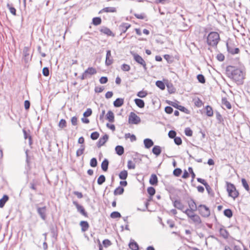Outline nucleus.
<instances>
[{"label": "nucleus", "instance_id": "nucleus-1", "mask_svg": "<svg viewBox=\"0 0 250 250\" xmlns=\"http://www.w3.org/2000/svg\"><path fill=\"white\" fill-rule=\"evenodd\" d=\"M226 74L230 79H232L237 84H242L245 78V68L244 66H240L237 68L234 66L229 65L226 68Z\"/></svg>", "mask_w": 250, "mask_h": 250}, {"label": "nucleus", "instance_id": "nucleus-2", "mask_svg": "<svg viewBox=\"0 0 250 250\" xmlns=\"http://www.w3.org/2000/svg\"><path fill=\"white\" fill-rule=\"evenodd\" d=\"M219 34L216 32H211L207 37V43L209 46L215 47L220 41Z\"/></svg>", "mask_w": 250, "mask_h": 250}, {"label": "nucleus", "instance_id": "nucleus-3", "mask_svg": "<svg viewBox=\"0 0 250 250\" xmlns=\"http://www.w3.org/2000/svg\"><path fill=\"white\" fill-rule=\"evenodd\" d=\"M227 190L229 196L235 199L239 196V192L236 190L235 186L230 183L226 182Z\"/></svg>", "mask_w": 250, "mask_h": 250}, {"label": "nucleus", "instance_id": "nucleus-4", "mask_svg": "<svg viewBox=\"0 0 250 250\" xmlns=\"http://www.w3.org/2000/svg\"><path fill=\"white\" fill-rule=\"evenodd\" d=\"M199 213L204 217H208L210 215V210L208 208L204 205H200L198 207Z\"/></svg>", "mask_w": 250, "mask_h": 250}, {"label": "nucleus", "instance_id": "nucleus-5", "mask_svg": "<svg viewBox=\"0 0 250 250\" xmlns=\"http://www.w3.org/2000/svg\"><path fill=\"white\" fill-rule=\"evenodd\" d=\"M134 60L139 64L143 66L145 70H146V65L143 58L136 53L132 54Z\"/></svg>", "mask_w": 250, "mask_h": 250}, {"label": "nucleus", "instance_id": "nucleus-6", "mask_svg": "<svg viewBox=\"0 0 250 250\" xmlns=\"http://www.w3.org/2000/svg\"><path fill=\"white\" fill-rule=\"evenodd\" d=\"M167 103L171 106L179 109L181 111H182L187 114L189 113V111L187 108L184 106L179 105L177 102L167 101Z\"/></svg>", "mask_w": 250, "mask_h": 250}, {"label": "nucleus", "instance_id": "nucleus-7", "mask_svg": "<svg viewBox=\"0 0 250 250\" xmlns=\"http://www.w3.org/2000/svg\"><path fill=\"white\" fill-rule=\"evenodd\" d=\"M128 121L132 124H138L140 123L141 119L135 113L131 112L129 116Z\"/></svg>", "mask_w": 250, "mask_h": 250}, {"label": "nucleus", "instance_id": "nucleus-8", "mask_svg": "<svg viewBox=\"0 0 250 250\" xmlns=\"http://www.w3.org/2000/svg\"><path fill=\"white\" fill-rule=\"evenodd\" d=\"M46 207L44 206L43 207H37V211L40 217L43 220H45L46 218Z\"/></svg>", "mask_w": 250, "mask_h": 250}, {"label": "nucleus", "instance_id": "nucleus-9", "mask_svg": "<svg viewBox=\"0 0 250 250\" xmlns=\"http://www.w3.org/2000/svg\"><path fill=\"white\" fill-rule=\"evenodd\" d=\"M73 204L77 208L78 212H80L84 217H88L87 213L85 211L84 208L82 205L79 204L76 201H73Z\"/></svg>", "mask_w": 250, "mask_h": 250}, {"label": "nucleus", "instance_id": "nucleus-10", "mask_svg": "<svg viewBox=\"0 0 250 250\" xmlns=\"http://www.w3.org/2000/svg\"><path fill=\"white\" fill-rule=\"evenodd\" d=\"M227 47L228 51L232 54H236L239 52V49L237 47H234L233 45L231 43H227Z\"/></svg>", "mask_w": 250, "mask_h": 250}, {"label": "nucleus", "instance_id": "nucleus-11", "mask_svg": "<svg viewBox=\"0 0 250 250\" xmlns=\"http://www.w3.org/2000/svg\"><path fill=\"white\" fill-rule=\"evenodd\" d=\"M113 62V59L111 55V51H106L105 64L106 66L110 65Z\"/></svg>", "mask_w": 250, "mask_h": 250}, {"label": "nucleus", "instance_id": "nucleus-12", "mask_svg": "<svg viewBox=\"0 0 250 250\" xmlns=\"http://www.w3.org/2000/svg\"><path fill=\"white\" fill-rule=\"evenodd\" d=\"M29 53H30V48L29 47L25 46L24 47L23 49V55L24 60L25 62H28L29 60H30L29 58Z\"/></svg>", "mask_w": 250, "mask_h": 250}, {"label": "nucleus", "instance_id": "nucleus-13", "mask_svg": "<svg viewBox=\"0 0 250 250\" xmlns=\"http://www.w3.org/2000/svg\"><path fill=\"white\" fill-rule=\"evenodd\" d=\"M108 139V135L107 134H105L102 138H100L97 144L98 147L100 148L102 146H104V144L107 141Z\"/></svg>", "mask_w": 250, "mask_h": 250}, {"label": "nucleus", "instance_id": "nucleus-14", "mask_svg": "<svg viewBox=\"0 0 250 250\" xmlns=\"http://www.w3.org/2000/svg\"><path fill=\"white\" fill-rule=\"evenodd\" d=\"M117 12L116 8L114 7H105L99 12V14H102L103 12L106 13H115Z\"/></svg>", "mask_w": 250, "mask_h": 250}, {"label": "nucleus", "instance_id": "nucleus-15", "mask_svg": "<svg viewBox=\"0 0 250 250\" xmlns=\"http://www.w3.org/2000/svg\"><path fill=\"white\" fill-rule=\"evenodd\" d=\"M173 206L175 208L183 211L184 208V205L179 200H175L173 202Z\"/></svg>", "mask_w": 250, "mask_h": 250}, {"label": "nucleus", "instance_id": "nucleus-16", "mask_svg": "<svg viewBox=\"0 0 250 250\" xmlns=\"http://www.w3.org/2000/svg\"><path fill=\"white\" fill-rule=\"evenodd\" d=\"M188 205L189 207V209L193 211H196L198 208L197 207L196 204L193 199L190 198L188 201Z\"/></svg>", "mask_w": 250, "mask_h": 250}, {"label": "nucleus", "instance_id": "nucleus-17", "mask_svg": "<svg viewBox=\"0 0 250 250\" xmlns=\"http://www.w3.org/2000/svg\"><path fill=\"white\" fill-rule=\"evenodd\" d=\"M130 25L128 23H123L119 26V29L121 31V34L125 33L126 30L130 27Z\"/></svg>", "mask_w": 250, "mask_h": 250}, {"label": "nucleus", "instance_id": "nucleus-18", "mask_svg": "<svg viewBox=\"0 0 250 250\" xmlns=\"http://www.w3.org/2000/svg\"><path fill=\"white\" fill-rule=\"evenodd\" d=\"M80 225L81 227V230L83 232L87 231L89 227V224L87 221H82L80 223Z\"/></svg>", "mask_w": 250, "mask_h": 250}, {"label": "nucleus", "instance_id": "nucleus-19", "mask_svg": "<svg viewBox=\"0 0 250 250\" xmlns=\"http://www.w3.org/2000/svg\"><path fill=\"white\" fill-rule=\"evenodd\" d=\"M149 183L150 185L152 186L157 185L158 184V178L156 174H151L150 178L149 179Z\"/></svg>", "mask_w": 250, "mask_h": 250}, {"label": "nucleus", "instance_id": "nucleus-20", "mask_svg": "<svg viewBox=\"0 0 250 250\" xmlns=\"http://www.w3.org/2000/svg\"><path fill=\"white\" fill-rule=\"evenodd\" d=\"M190 219L196 225L200 224L202 223L201 219L199 215L193 214L190 216Z\"/></svg>", "mask_w": 250, "mask_h": 250}, {"label": "nucleus", "instance_id": "nucleus-21", "mask_svg": "<svg viewBox=\"0 0 250 250\" xmlns=\"http://www.w3.org/2000/svg\"><path fill=\"white\" fill-rule=\"evenodd\" d=\"M144 143L146 148H149L154 145V143L152 140L148 138L145 139L144 140Z\"/></svg>", "mask_w": 250, "mask_h": 250}, {"label": "nucleus", "instance_id": "nucleus-22", "mask_svg": "<svg viewBox=\"0 0 250 250\" xmlns=\"http://www.w3.org/2000/svg\"><path fill=\"white\" fill-rule=\"evenodd\" d=\"M106 119L110 123H113L114 121V115L113 112L109 110L106 115Z\"/></svg>", "mask_w": 250, "mask_h": 250}, {"label": "nucleus", "instance_id": "nucleus-23", "mask_svg": "<svg viewBox=\"0 0 250 250\" xmlns=\"http://www.w3.org/2000/svg\"><path fill=\"white\" fill-rule=\"evenodd\" d=\"M124 104V99L117 98L113 102V105L116 107H119L122 106Z\"/></svg>", "mask_w": 250, "mask_h": 250}, {"label": "nucleus", "instance_id": "nucleus-24", "mask_svg": "<svg viewBox=\"0 0 250 250\" xmlns=\"http://www.w3.org/2000/svg\"><path fill=\"white\" fill-rule=\"evenodd\" d=\"M109 162L107 159H104L102 163L101 168L104 171H106L108 169Z\"/></svg>", "mask_w": 250, "mask_h": 250}, {"label": "nucleus", "instance_id": "nucleus-25", "mask_svg": "<svg viewBox=\"0 0 250 250\" xmlns=\"http://www.w3.org/2000/svg\"><path fill=\"white\" fill-rule=\"evenodd\" d=\"M161 147L159 146H155L152 149V153L157 156L161 154Z\"/></svg>", "mask_w": 250, "mask_h": 250}, {"label": "nucleus", "instance_id": "nucleus-26", "mask_svg": "<svg viewBox=\"0 0 250 250\" xmlns=\"http://www.w3.org/2000/svg\"><path fill=\"white\" fill-rule=\"evenodd\" d=\"M87 75H92L97 73L96 69L92 67H88L86 70L84 71Z\"/></svg>", "mask_w": 250, "mask_h": 250}, {"label": "nucleus", "instance_id": "nucleus-27", "mask_svg": "<svg viewBox=\"0 0 250 250\" xmlns=\"http://www.w3.org/2000/svg\"><path fill=\"white\" fill-rule=\"evenodd\" d=\"M129 247L132 250H139V245L134 240L132 241H130L129 245Z\"/></svg>", "mask_w": 250, "mask_h": 250}, {"label": "nucleus", "instance_id": "nucleus-28", "mask_svg": "<svg viewBox=\"0 0 250 250\" xmlns=\"http://www.w3.org/2000/svg\"><path fill=\"white\" fill-rule=\"evenodd\" d=\"M115 149L116 153L119 156L123 155L124 153V148L122 146H117Z\"/></svg>", "mask_w": 250, "mask_h": 250}, {"label": "nucleus", "instance_id": "nucleus-29", "mask_svg": "<svg viewBox=\"0 0 250 250\" xmlns=\"http://www.w3.org/2000/svg\"><path fill=\"white\" fill-rule=\"evenodd\" d=\"M135 104L140 108H143L145 106L144 101L140 99H135L134 100Z\"/></svg>", "mask_w": 250, "mask_h": 250}, {"label": "nucleus", "instance_id": "nucleus-30", "mask_svg": "<svg viewBox=\"0 0 250 250\" xmlns=\"http://www.w3.org/2000/svg\"><path fill=\"white\" fill-rule=\"evenodd\" d=\"M9 197L7 195H4L3 197L0 199V208H2L4 207L6 202L8 200Z\"/></svg>", "mask_w": 250, "mask_h": 250}, {"label": "nucleus", "instance_id": "nucleus-31", "mask_svg": "<svg viewBox=\"0 0 250 250\" xmlns=\"http://www.w3.org/2000/svg\"><path fill=\"white\" fill-rule=\"evenodd\" d=\"M124 188L121 186H119L114 190V194L115 195H121L124 193Z\"/></svg>", "mask_w": 250, "mask_h": 250}, {"label": "nucleus", "instance_id": "nucleus-32", "mask_svg": "<svg viewBox=\"0 0 250 250\" xmlns=\"http://www.w3.org/2000/svg\"><path fill=\"white\" fill-rule=\"evenodd\" d=\"M127 175H128L127 171L125 170H124L121 171L120 172V173L119 174V177L120 179L124 180L127 178Z\"/></svg>", "mask_w": 250, "mask_h": 250}, {"label": "nucleus", "instance_id": "nucleus-33", "mask_svg": "<svg viewBox=\"0 0 250 250\" xmlns=\"http://www.w3.org/2000/svg\"><path fill=\"white\" fill-rule=\"evenodd\" d=\"M101 32L102 33L108 35V36H114V34H113L112 31L107 27H104L101 29Z\"/></svg>", "mask_w": 250, "mask_h": 250}, {"label": "nucleus", "instance_id": "nucleus-34", "mask_svg": "<svg viewBox=\"0 0 250 250\" xmlns=\"http://www.w3.org/2000/svg\"><path fill=\"white\" fill-rule=\"evenodd\" d=\"M206 115L208 117H211L213 115V112L212 107L209 105L206 106Z\"/></svg>", "mask_w": 250, "mask_h": 250}, {"label": "nucleus", "instance_id": "nucleus-35", "mask_svg": "<svg viewBox=\"0 0 250 250\" xmlns=\"http://www.w3.org/2000/svg\"><path fill=\"white\" fill-rule=\"evenodd\" d=\"M102 22V20L100 17H95L92 19V24L97 26L100 25Z\"/></svg>", "mask_w": 250, "mask_h": 250}, {"label": "nucleus", "instance_id": "nucleus-36", "mask_svg": "<svg viewBox=\"0 0 250 250\" xmlns=\"http://www.w3.org/2000/svg\"><path fill=\"white\" fill-rule=\"evenodd\" d=\"M224 214L228 218H231L232 216V211L230 209H226L224 210Z\"/></svg>", "mask_w": 250, "mask_h": 250}, {"label": "nucleus", "instance_id": "nucleus-37", "mask_svg": "<svg viewBox=\"0 0 250 250\" xmlns=\"http://www.w3.org/2000/svg\"><path fill=\"white\" fill-rule=\"evenodd\" d=\"M222 104L225 105L227 108L230 109L231 108V105L230 103L227 101L226 98H223L222 100Z\"/></svg>", "mask_w": 250, "mask_h": 250}, {"label": "nucleus", "instance_id": "nucleus-38", "mask_svg": "<svg viewBox=\"0 0 250 250\" xmlns=\"http://www.w3.org/2000/svg\"><path fill=\"white\" fill-rule=\"evenodd\" d=\"M242 184L243 186V187L245 188V189L247 191H249L250 189L249 188V186L246 181V180L244 178H242L241 180Z\"/></svg>", "mask_w": 250, "mask_h": 250}, {"label": "nucleus", "instance_id": "nucleus-39", "mask_svg": "<svg viewBox=\"0 0 250 250\" xmlns=\"http://www.w3.org/2000/svg\"><path fill=\"white\" fill-rule=\"evenodd\" d=\"M156 85L161 90H164L165 89V83L161 81H156Z\"/></svg>", "mask_w": 250, "mask_h": 250}, {"label": "nucleus", "instance_id": "nucleus-40", "mask_svg": "<svg viewBox=\"0 0 250 250\" xmlns=\"http://www.w3.org/2000/svg\"><path fill=\"white\" fill-rule=\"evenodd\" d=\"M105 181V177L104 175H101L97 180V183L99 185H102Z\"/></svg>", "mask_w": 250, "mask_h": 250}, {"label": "nucleus", "instance_id": "nucleus-41", "mask_svg": "<svg viewBox=\"0 0 250 250\" xmlns=\"http://www.w3.org/2000/svg\"><path fill=\"white\" fill-rule=\"evenodd\" d=\"M197 78L199 82L201 83H204L206 82L205 77L202 74H198Z\"/></svg>", "mask_w": 250, "mask_h": 250}, {"label": "nucleus", "instance_id": "nucleus-42", "mask_svg": "<svg viewBox=\"0 0 250 250\" xmlns=\"http://www.w3.org/2000/svg\"><path fill=\"white\" fill-rule=\"evenodd\" d=\"M110 217L112 218H117L121 217V215L120 212L118 211H113L110 214Z\"/></svg>", "mask_w": 250, "mask_h": 250}, {"label": "nucleus", "instance_id": "nucleus-43", "mask_svg": "<svg viewBox=\"0 0 250 250\" xmlns=\"http://www.w3.org/2000/svg\"><path fill=\"white\" fill-rule=\"evenodd\" d=\"M147 191L150 196H153L155 193V189L153 187H150L147 188Z\"/></svg>", "mask_w": 250, "mask_h": 250}, {"label": "nucleus", "instance_id": "nucleus-44", "mask_svg": "<svg viewBox=\"0 0 250 250\" xmlns=\"http://www.w3.org/2000/svg\"><path fill=\"white\" fill-rule=\"evenodd\" d=\"M7 7L9 8L12 14L13 15H16V10L14 7L11 6L9 3L7 4Z\"/></svg>", "mask_w": 250, "mask_h": 250}, {"label": "nucleus", "instance_id": "nucleus-45", "mask_svg": "<svg viewBox=\"0 0 250 250\" xmlns=\"http://www.w3.org/2000/svg\"><path fill=\"white\" fill-rule=\"evenodd\" d=\"M182 170L180 168H175L173 172V175L175 176H179L182 173Z\"/></svg>", "mask_w": 250, "mask_h": 250}, {"label": "nucleus", "instance_id": "nucleus-46", "mask_svg": "<svg viewBox=\"0 0 250 250\" xmlns=\"http://www.w3.org/2000/svg\"><path fill=\"white\" fill-rule=\"evenodd\" d=\"M147 95V92L145 91H143V90L138 92L137 94V96H138L140 98H145V97Z\"/></svg>", "mask_w": 250, "mask_h": 250}, {"label": "nucleus", "instance_id": "nucleus-47", "mask_svg": "<svg viewBox=\"0 0 250 250\" xmlns=\"http://www.w3.org/2000/svg\"><path fill=\"white\" fill-rule=\"evenodd\" d=\"M90 165L93 167H95L97 166V161L96 158H93L91 159Z\"/></svg>", "mask_w": 250, "mask_h": 250}, {"label": "nucleus", "instance_id": "nucleus-48", "mask_svg": "<svg viewBox=\"0 0 250 250\" xmlns=\"http://www.w3.org/2000/svg\"><path fill=\"white\" fill-rule=\"evenodd\" d=\"M99 137V133L98 132H93L91 134L90 138L93 140H97Z\"/></svg>", "mask_w": 250, "mask_h": 250}, {"label": "nucleus", "instance_id": "nucleus-49", "mask_svg": "<svg viewBox=\"0 0 250 250\" xmlns=\"http://www.w3.org/2000/svg\"><path fill=\"white\" fill-rule=\"evenodd\" d=\"M92 111L91 108H87L86 110L83 113V116L84 117H87L91 115Z\"/></svg>", "mask_w": 250, "mask_h": 250}, {"label": "nucleus", "instance_id": "nucleus-50", "mask_svg": "<svg viewBox=\"0 0 250 250\" xmlns=\"http://www.w3.org/2000/svg\"><path fill=\"white\" fill-rule=\"evenodd\" d=\"M127 167L129 169H134L135 168V164L131 160H129L127 162Z\"/></svg>", "mask_w": 250, "mask_h": 250}, {"label": "nucleus", "instance_id": "nucleus-51", "mask_svg": "<svg viewBox=\"0 0 250 250\" xmlns=\"http://www.w3.org/2000/svg\"><path fill=\"white\" fill-rule=\"evenodd\" d=\"M121 69L124 71H129L130 69V66L127 64H123L121 66Z\"/></svg>", "mask_w": 250, "mask_h": 250}, {"label": "nucleus", "instance_id": "nucleus-52", "mask_svg": "<svg viewBox=\"0 0 250 250\" xmlns=\"http://www.w3.org/2000/svg\"><path fill=\"white\" fill-rule=\"evenodd\" d=\"M59 126L61 128H63L66 126V122L64 119H61L59 122Z\"/></svg>", "mask_w": 250, "mask_h": 250}, {"label": "nucleus", "instance_id": "nucleus-53", "mask_svg": "<svg viewBox=\"0 0 250 250\" xmlns=\"http://www.w3.org/2000/svg\"><path fill=\"white\" fill-rule=\"evenodd\" d=\"M205 187L206 190L208 191V193L209 194L211 195V196H213L214 193H213L211 188H210V187L208 185V184H207L205 186Z\"/></svg>", "mask_w": 250, "mask_h": 250}, {"label": "nucleus", "instance_id": "nucleus-54", "mask_svg": "<svg viewBox=\"0 0 250 250\" xmlns=\"http://www.w3.org/2000/svg\"><path fill=\"white\" fill-rule=\"evenodd\" d=\"M103 244L104 247L105 248H107L108 247L111 245L112 243L110 240L108 239H105L103 241Z\"/></svg>", "mask_w": 250, "mask_h": 250}, {"label": "nucleus", "instance_id": "nucleus-55", "mask_svg": "<svg viewBox=\"0 0 250 250\" xmlns=\"http://www.w3.org/2000/svg\"><path fill=\"white\" fill-rule=\"evenodd\" d=\"M185 134L188 136H191L192 135V130L189 128H186L185 130Z\"/></svg>", "mask_w": 250, "mask_h": 250}, {"label": "nucleus", "instance_id": "nucleus-56", "mask_svg": "<svg viewBox=\"0 0 250 250\" xmlns=\"http://www.w3.org/2000/svg\"><path fill=\"white\" fill-rule=\"evenodd\" d=\"M194 211L191 210V209H187L186 210H185V211H183V212L185 213H186L188 216L190 218V216L193 215V214H192L191 213H192Z\"/></svg>", "mask_w": 250, "mask_h": 250}, {"label": "nucleus", "instance_id": "nucleus-57", "mask_svg": "<svg viewBox=\"0 0 250 250\" xmlns=\"http://www.w3.org/2000/svg\"><path fill=\"white\" fill-rule=\"evenodd\" d=\"M174 143L177 145H180L182 144V141L180 137H176L174 138Z\"/></svg>", "mask_w": 250, "mask_h": 250}, {"label": "nucleus", "instance_id": "nucleus-58", "mask_svg": "<svg viewBox=\"0 0 250 250\" xmlns=\"http://www.w3.org/2000/svg\"><path fill=\"white\" fill-rule=\"evenodd\" d=\"M42 74L44 76H48L49 75V70L47 67H45L42 69Z\"/></svg>", "mask_w": 250, "mask_h": 250}, {"label": "nucleus", "instance_id": "nucleus-59", "mask_svg": "<svg viewBox=\"0 0 250 250\" xmlns=\"http://www.w3.org/2000/svg\"><path fill=\"white\" fill-rule=\"evenodd\" d=\"M168 135L170 138H174L176 137V132L174 130H170L168 133Z\"/></svg>", "mask_w": 250, "mask_h": 250}, {"label": "nucleus", "instance_id": "nucleus-60", "mask_svg": "<svg viewBox=\"0 0 250 250\" xmlns=\"http://www.w3.org/2000/svg\"><path fill=\"white\" fill-rule=\"evenodd\" d=\"M165 111L167 114H171L172 113L173 110L171 106H167L165 107Z\"/></svg>", "mask_w": 250, "mask_h": 250}, {"label": "nucleus", "instance_id": "nucleus-61", "mask_svg": "<svg viewBox=\"0 0 250 250\" xmlns=\"http://www.w3.org/2000/svg\"><path fill=\"white\" fill-rule=\"evenodd\" d=\"M216 58L219 61L222 62L225 59V56L223 54L220 53L217 55Z\"/></svg>", "mask_w": 250, "mask_h": 250}, {"label": "nucleus", "instance_id": "nucleus-62", "mask_svg": "<svg viewBox=\"0 0 250 250\" xmlns=\"http://www.w3.org/2000/svg\"><path fill=\"white\" fill-rule=\"evenodd\" d=\"M99 81L101 84L106 83L108 81V79L106 77H102L100 79Z\"/></svg>", "mask_w": 250, "mask_h": 250}, {"label": "nucleus", "instance_id": "nucleus-63", "mask_svg": "<svg viewBox=\"0 0 250 250\" xmlns=\"http://www.w3.org/2000/svg\"><path fill=\"white\" fill-rule=\"evenodd\" d=\"M134 16L136 18L141 20L144 19L146 17L144 14H135Z\"/></svg>", "mask_w": 250, "mask_h": 250}, {"label": "nucleus", "instance_id": "nucleus-64", "mask_svg": "<svg viewBox=\"0 0 250 250\" xmlns=\"http://www.w3.org/2000/svg\"><path fill=\"white\" fill-rule=\"evenodd\" d=\"M29 187L31 189L34 190H37V188H36V183L33 181L32 182H31L30 184H29Z\"/></svg>", "mask_w": 250, "mask_h": 250}]
</instances>
